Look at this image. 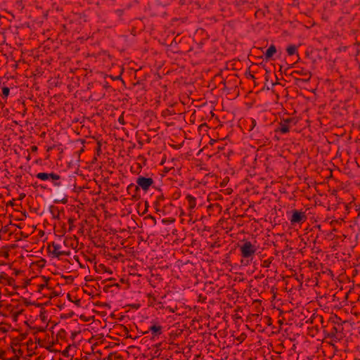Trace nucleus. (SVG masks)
<instances>
[{"instance_id": "obj_1", "label": "nucleus", "mask_w": 360, "mask_h": 360, "mask_svg": "<svg viewBox=\"0 0 360 360\" xmlns=\"http://www.w3.org/2000/svg\"><path fill=\"white\" fill-rule=\"evenodd\" d=\"M66 243L67 240H65L63 243L53 241L48 244L46 250L49 255L52 258L58 259L70 255V250L67 246Z\"/></svg>"}, {"instance_id": "obj_2", "label": "nucleus", "mask_w": 360, "mask_h": 360, "mask_svg": "<svg viewBox=\"0 0 360 360\" xmlns=\"http://www.w3.org/2000/svg\"><path fill=\"white\" fill-rule=\"evenodd\" d=\"M136 185L131 183L128 186V190L135 189V191H139L141 188L143 191L147 192L150 187L154 184V180L150 177H145L139 176L136 181Z\"/></svg>"}, {"instance_id": "obj_3", "label": "nucleus", "mask_w": 360, "mask_h": 360, "mask_svg": "<svg viewBox=\"0 0 360 360\" xmlns=\"http://www.w3.org/2000/svg\"><path fill=\"white\" fill-rule=\"evenodd\" d=\"M297 123V120L295 117H283L281 119L278 127L275 129V132L281 134H287L290 131V129L295 126Z\"/></svg>"}, {"instance_id": "obj_4", "label": "nucleus", "mask_w": 360, "mask_h": 360, "mask_svg": "<svg viewBox=\"0 0 360 360\" xmlns=\"http://www.w3.org/2000/svg\"><path fill=\"white\" fill-rule=\"evenodd\" d=\"M240 251L242 257L252 258L257 251V248L250 241L245 240L240 246Z\"/></svg>"}, {"instance_id": "obj_5", "label": "nucleus", "mask_w": 360, "mask_h": 360, "mask_svg": "<svg viewBox=\"0 0 360 360\" xmlns=\"http://www.w3.org/2000/svg\"><path fill=\"white\" fill-rule=\"evenodd\" d=\"M163 327L157 321H151V325L148 328V330L143 333V334H148L150 333V340L156 341L159 339V337L162 334Z\"/></svg>"}, {"instance_id": "obj_6", "label": "nucleus", "mask_w": 360, "mask_h": 360, "mask_svg": "<svg viewBox=\"0 0 360 360\" xmlns=\"http://www.w3.org/2000/svg\"><path fill=\"white\" fill-rule=\"evenodd\" d=\"M307 220V216L304 212L294 210L292 211V216L290 218L291 224L303 223Z\"/></svg>"}, {"instance_id": "obj_7", "label": "nucleus", "mask_w": 360, "mask_h": 360, "mask_svg": "<svg viewBox=\"0 0 360 360\" xmlns=\"http://www.w3.org/2000/svg\"><path fill=\"white\" fill-rule=\"evenodd\" d=\"M0 283L4 285L12 286L15 283V280L6 273L2 271L0 272Z\"/></svg>"}, {"instance_id": "obj_8", "label": "nucleus", "mask_w": 360, "mask_h": 360, "mask_svg": "<svg viewBox=\"0 0 360 360\" xmlns=\"http://www.w3.org/2000/svg\"><path fill=\"white\" fill-rule=\"evenodd\" d=\"M36 177L42 181H46L49 179L52 180H58L60 179V176L55 173H45V172H39L36 174Z\"/></svg>"}, {"instance_id": "obj_9", "label": "nucleus", "mask_w": 360, "mask_h": 360, "mask_svg": "<svg viewBox=\"0 0 360 360\" xmlns=\"http://www.w3.org/2000/svg\"><path fill=\"white\" fill-rule=\"evenodd\" d=\"M186 199L188 201V209L190 212H192L196 207V198L191 194H187Z\"/></svg>"}, {"instance_id": "obj_10", "label": "nucleus", "mask_w": 360, "mask_h": 360, "mask_svg": "<svg viewBox=\"0 0 360 360\" xmlns=\"http://www.w3.org/2000/svg\"><path fill=\"white\" fill-rule=\"evenodd\" d=\"M276 51L277 50L276 46L274 44H271L264 53L265 60H270L273 57V56L276 53Z\"/></svg>"}, {"instance_id": "obj_11", "label": "nucleus", "mask_w": 360, "mask_h": 360, "mask_svg": "<svg viewBox=\"0 0 360 360\" xmlns=\"http://www.w3.org/2000/svg\"><path fill=\"white\" fill-rule=\"evenodd\" d=\"M286 51L288 56L297 54V47L294 44H290L288 46Z\"/></svg>"}, {"instance_id": "obj_12", "label": "nucleus", "mask_w": 360, "mask_h": 360, "mask_svg": "<svg viewBox=\"0 0 360 360\" xmlns=\"http://www.w3.org/2000/svg\"><path fill=\"white\" fill-rule=\"evenodd\" d=\"M11 326L9 324L1 323H0V335L6 334L8 333Z\"/></svg>"}, {"instance_id": "obj_13", "label": "nucleus", "mask_w": 360, "mask_h": 360, "mask_svg": "<svg viewBox=\"0 0 360 360\" xmlns=\"http://www.w3.org/2000/svg\"><path fill=\"white\" fill-rule=\"evenodd\" d=\"M272 260H273V257H271V258L264 260L262 262V267L269 268L270 265L272 262Z\"/></svg>"}, {"instance_id": "obj_14", "label": "nucleus", "mask_w": 360, "mask_h": 360, "mask_svg": "<svg viewBox=\"0 0 360 360\" xmlns=\"http://www.w3.org/2000/svg\"><path fill=\"white\" fill-rule=\"evenodd\" d=\"M127 193L131 195L132 198L137 199L138 198V192L135 191V189H131L130 191L128 190V187L127 188Z\"/></svg>"}, {"instance_id": "obj_15", "label": "nucleus", "mask_w": 360, "mask_h": 360, "mask_svg": "<svg viewBox=\"0 0 360 360\" xmlns=\"http://www.w3.org/2000/svg\"><path fill=\"white\" fill-rule=\"evenodd\" d=\"M51 212L54 218H58V219L59 218L60 212L57 207H52Z\"/></svg>"}, {"instance_id": "obj_16", "label": "nucleus", "mask_w": 360, "mask_h": 360, "mask_svg": "<svg viewBox=\"0 0 360 360\" xmlns=\"http://www.w3.org/2000/svg\"><path fill=\"white\" fill-rule=\"evenodd\" d=\"M10 92V89L8 87H4L2 89V98H7Z\"/></svg>"}, {"instance_id": "obj_17", "label": "nucleus", "mask_w": 360, "mask_h": 360, "mask_svg": "<svg viewBox=\"0 0 360 360\" xmlns=\"http://www.w3.org/2000/svg\"><path fill=\"white\" fill-rule=\"evenodd\" d=\"M74 222H75V219H73V218L68 219L69 231H71L73 229V228L75 227Z\"/></svg>"}, {"instance_id": "obj_18", "label": "nucleus", "mask_w": 360, "mask_h": 360, "mask_svg": "<svg viewBox=\"0 0 360 360\" xmlns=\"http://www.w3.org/2000/svg\"><path fill=\"white\" fill-rule=\"evenodd\" d=\"M298 72L300 75H301L308 77V79H307L308 80H309V79H310V77H311V73H310V72H307V71H304L303 70H302V71H300V72L299 71V72Z\"/></svg>"}, {"instance_id": "obj_19", "label": "nucleus", "mask_w": 360, "mask_h": 360, "mask_svg": "<svg viewBox=\"0 0 360 360\" xmlns=\"http://www.w3.org/2000/svg\"><path fill=\"white\" fill-rule=\"evenodd\" d=\"M165 198L162 194H160L156 197V201L155 202V205H157L160 201L164 200Z\"/></svg>"}, {"instance_id": "obj_20", "label": "nucleus", "mask_w": 360, "mask_h": 360, "mask_svg": "<svg viewBox=\"0 0 360 360\" xmlns=\"http://www.w3.org/2000/svg\"><path fill=\"white\" fill-rule=\"evenodd\" d=\"M100 267L103 269L105 272L109 273L110 274H112V271L109 268H107L105 265L101 264L100 265Z\"/></svg>"}, {"instance_id": "obj_21", "label": "nucleus", "mask_w": 360, "mask_h": 360, "mask_svg": "<svg viewBox=\"0 0 360 360\" xmlns=\"http://www.w3.org/2000/svg\"><path fill=\"white\" fill-rule=\"evenodd\" d=\"M251 128H250V130H252L257 125V122L255 119L252 118L251 119Z\"/></svg>"}, {"instance_id": "obj_22", "label": "nucleus", "mask_w": 360, "mask_h": 360, "mask_svg": "<svg viewBox=\"0 0 360 360\" xmlns=\"http://www.w3.org/2000/svg\"><path fill=\"white\" fill-rule=\"evenodd\" d=\"M118 122L121 124H124V116L123 115H120L118 118Z\"/></svg>"}, {"instance_id": "obj_23", "label": "nucleus", "mask_w": 360, "mask_h": 360, "mask_svg": "<svg viewBox=\"0 0 360 360\" xmlns=\"http://www.w3.org/2000/svg\"><path fill=\"white\" fill-rule=\"evenodd\" d=\"M47 286V283H44V284H41L39 285V291H42L44 290V288H46Z\"/></svg>"}, {"instance_id": "obj_24", "label": "nucleus", "mask_w": 360, "mask_h": 360, "mask_svg": "<svg viewBox=\"0 0 360 360\" xmlns=\"http://www.w3.org/2000/svg\"><path fill=\"white\" fill-rule=\"evenodd\" d=\"M22 313V311H15L13 313V314L15 315V316H18L19 314H20Z\"/></svg>"}, {"instance_id": "obj_25", "label": "nucleus", "mask_w": 360, "mask_h": 360, "mask_svg": "<svg viewBox=\"0 0 360 360\" xmlns=\"http://www.w3.org/2000/svg\"><path fill=\"white\" fill-rule=\"evenodd\" d=\"M4 355V352L0 350V359L3 358Z\"/></svg>"}, {"instance_id": "obj_26", "label": "nucleus", "mask_w": 360, "mask_h": 360, "mask_svg": "<svg viewBox=\"0 0 360 360\" xmlns=\"http://www.w3.org/2000/svg\"><path fill=\"white\" fill-rule=\"evenodd\" d=\"M97 150L98 151H100L101 150V143L98 142V148H97Z\"/></svg>"}, {"instance_id": "obj_27", "label": "nucleus", "mask_w": 360, "mask_h": 360, "mask_svg": "<svg viewBox=\"0 0 360 360\" xmlns=\"http://www.w3.org/2000/svg\"><path fill=\"white\" fill-rule=\"evenodd\" d=\"M37 146H33L32 147V150H37Z\"/></svg>"}, {"instance_id": "obj_28", "label": "nucleus", "mask_w": 360, "mask_h": 360, "mask_svg": "<svg viewBox=\"0 0 360 360\" xmlns=\"http://www.w3.org/2000/svg\"><path fill=\"white\" fill-rule=\"evenodd\" d=\"M55 185H56V186H59V185H60V184H57V183H56V184H55Z\"/></svg>"}]
</instances>
